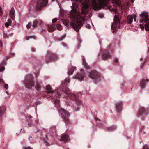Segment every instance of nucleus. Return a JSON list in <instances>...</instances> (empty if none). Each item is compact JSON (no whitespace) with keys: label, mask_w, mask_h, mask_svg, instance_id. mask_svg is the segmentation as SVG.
Returning <instances> with one entry per match:
<instances>
[{"label":"nucleus","mask_w":149,"mask_h":149,"mask_svg":"<svg viewBox=\"0 0 149 149\" xmlns=\"http://www.w3.org/2000/svg\"><path fill=\"white\" fill-rule=\"evenodd\" d=\"M75 0L77 2L79 1L82 4L83 8H78V6L76 4H73L72 6V10L70 11V16L73 19L70 22V24L75 31H78L82 26L83 21L86 23V27L88 28L90 27L89 23H92L89 18L87 19L84 18V15L87 14L89 9L88 5L89 0Z\"/></svg>","instance_id":"nucleus-1"},{"label":"nucleus","mask_w":149,"mask_h":149,"mask_svg":"<svg viewBox=\"0 0 149 149\" xmlns=\"http://www.w3.org/2000/svg\"><path fill=\"white\" fill-rule=\"evenodd\" d=\"M91 2L94 10H98L102 8V7L106 6L109 0H98V4H97L95 0H90Z\"/></svg>","instance_id":"nucleus-2"},{"label":"nucleus","mask_w":149,"mask_h":149,"mask_svg":"<svg viewBox=\"0 0 149 149\" xmlns=\"http://www.w3.org/2000/svg\"><path fill=\"white\" fill-rule=\"evenodd\" d=\"M116 10V15H115L114 20V22L111 26V28L113 29L116 27L119 28L120 26L119 23V19L120 17V14L122 12V10H120L119 11V13L118 12V8H117Z\"/></svg>","instance_id":"nucleus-3"},{"label":"nucleus","mask_w":149,"mask_h":149,"mask_svg":"<svg viewBox=\"0 0 149 149\" xmlns=\"http://www.w3.org/2000/svg\"><path fill=\"white\" fill-rule=\"evenodd\" d=\"M47 0H39L37 2L36 9L37 10H40L43 6L46 5L47 3Z\"/></svg>","instance_id":"nucleus-4"},{"label":"nucleus","mask_w":149,"mask_h":149,"mask_svg":"<svg viewBox=\"0 0 149 149\" xmlns=\"http://www.w3.org/2000/svg\"><path fill=\"white\" fill-rule=\"evenodd\" d=\"M148 13L146 12H143L140 15V16L142 19H141L143 20L144 22H146L148 20Z\"/></svg>","instance_id":"nucleus-5"},{"label":"nucleus","mask_w":149,"mask_h":149,"mask_svg":"<svg viewBox=\"0 0 149 149\" xmlns=\"http://www.w3.org/2000/svg\"><path fill=\"white\" fill-rule=\"evenodd\" d=\"M89 76L90 78L92 79H99L100 75L98 74L97 73L95 72H91L90 73Z\"/></svg>","instance_id":"nucleus-6"},{"label":"nucleus","mask_w":149,"mask_h":149,"mask_svg":"<svg viewBox=\"0 0 149 149\" xmlns=\"http://www.w3.org/2000/svg\"><path fill=\"white\" fill-rule=\"evenodd\" d=\"M122 104V102H117L116 104V110L118 112H119L121 111Z\"/></svg>","instance_id":"nucleus-7"},{"label":"nucleus","mask_w":149,"mask_h":149,"mask_svg":"<svg viewBox=\"0 0 149 149\" xmlns=\"http://www.w3.org/2000/svg\"><path fill=\"white\" fill-rule=\"evenodd\" d=\"M25 86L29 89L31 88L33 86V83L32 81H28L26 84Z\"/></svg>","instance_id":"nucleus-8"},{"label":"nucleus","mask_w":149,"mask_h":149,"mask_svg":"<svg viewBox=\"0 0 149 149\" xmlns=\"http://www.w3.org/2000/svg\"><path fill=\"white\" fill-rule=\"evenodd\" d=\"M14 13H15L14 9L13 8H11V10L10 11L9 16L11 18H12L13 19H15V16Z\"/></svg>","instance_id":"nucleus-9"},{"label":"nucleus","mask_w":149,"mask_h":149,"mask_svg":"<svg viewBox=\"0 0 149 149\" xmlns=\"http://www.w3.org/2000/svg\"><path fill=\"white\" fill-rule=\"evenodd\" d=\"M112 3L114 5L117 6L120 4V0H112Z\"/></svg>","instance_id":"nucleus-10"},{"label":"nucleus","mask_w":149,"mask_h":149,"mask_svg":"<svg viewBox=\"0 0 149 149\" xmlns=\"http://www.w3.org/2000/svg\"><path fill=\"white\" fill-rule=\"evenodd\" d=\"M144 23V22H143V20L142 19H141L139 26L141 29L143 30H144V26L143 25V24Z\"/></svg>","instance_id":"nucleus-11"},{"label":"nucleus","mask_w":149,"mask_h":149,"mask_svg":"<svg viewBox=\"0 0 149 149\" xmlns=\"http://www.w3.org/2000/svg\"><path fill=\"white\" fill-rule=\"evenodd\" d=\"M82 61L83 64L85 68H86L87 69H88L89 68V66L87 65V64L86 63L85 59L83 58L82 59Z\"/></svg>","instance_id":"nucleus-12"},{"label":"nucleus","mask_w":149,"mask_h":149,"mask_svg":"<svg viewBox=\"0 0 149 149\" xmlns=\"http://www.w3.org/2000/svg\"><path fill=\"white\" fill-rule=\"evenodd\" d=\"M5 112V109L4 107H0V116L3 115Z\"/></svg>","instance_id":"nucleus-13"},{"label":"nucleus","mask_w":149,"mask_h":149,"mask_svg":"<svg viewBox=\"0 0 149 149\" xmlns=\"http://www.w3.org/2000/svg\"><path fill=\"white\" fill-rule=\"evenodd\" d=\"M140 86L142 89H143L145 86V81L143 80H142L140 83Z\"/></svg>","instance_id":"nucleus-14"},{"label":"nucleus","mask_w":149,"mask_h":149,"mask_svg":"<svg viewBox=\"0 0 149 149\" xmlns=\"http://www.w3.org/2000/svg\"><path fill=\"white\" fill-rule=\"evenodd\" d=\"M110 56L109 53L106 54H104L103 55V58L104 59H105L109 58Z\"/></svg>","instance_id":"nucleus-15"},{"label":"nucleus","mask_w":149,"mask_h":149,"mask_svg":"<svg viewBox=\"0 0 149 149\" xmlns=\"http://www.w3.org/2000/svg\"><path fill=\"white\" fill-rule=\"evenodd\" d=\"M133 19H134L135 22L136 21V16L135 15H131V23H132Z\"/></svg>","instance_id":"nucleus-16"},{"label":"nucleus","mask_w":149,"mask_h":149,"mask_svg":"<svg viewBox=\"0 0 149 149\" xmlns=\"http://www.w3.org/2000/svg\"><path fill=\"white\" fill-rule=\"evenodd\" d=\"M76 70V68L75 67H72V70L69 72V74H72L73 73V71Z\"/></svg>","instance_id":"nucleus-17"},{"label":"nucleus","mask_w":149,"mask_h":149,"mask_svg":"<svg viewBox=\"0 0 149 149\" xmlns=\"http://www.w3.org/2000/svg\"><path fill=\"white\" fill-rule=\"evenodd\" d=\"M145 29L146 31L149 30V22L145 25Z\"/></svg>","instance_id":"nucleus-18"},{"label":"nucleus","mask_w":149,"mask_h":149,"mask_svg":"<svg viewBox=\"0 0 149 149\" xmlns=\"http://www.w3.org/2000/svg\"><path fill=\"white\" fill-rule=\"evenodd\" d=\"M68 136L67 135H65L63 136L62 138V140L63 141H66L68 140Z\"/></svg>","instance_id":"nucleus-19"},{"label":"nucleus","mask_w":149,"mask_h":149,"mask_svg":"<svg viewBox=\"0 0 149 149\" xmlns=\"http://www.w3.org/2000/svg\"><path fill=\"white\" fill-rule=\"evenodd\" d=\"M38 22L36 20H35L33 22V24L32 25L33 27H34L36 26L37 25Z\"/></svg>","instance_id":"nucleus-20"},{"label":"nucleus","mask_w":149,"mask_h":149,"mask_svg":"<svg viewBox=\"0 0 149 149\" xmlns=\"http://www.w3.org/2000/svg\"><path fill=\"white\" fill-rule=\"evenodd\" d=\"M77 79L79 80V81H81L83 80L84 77L82 76H80V75H78L77 76Z\"/></svg>","instance_id":"nucleus-21"},{"label":"nucleus","mask_w":149,"mask_h":149,"mask_svg":"<svg viewBox=\"0 0 149 149\" xmlns=\"http://www.w3.org/2000/svg\"><path fill=\"white\" fill-rule=\"evenodd\" d=\"M127 21L128 23H130V15H128L127 17Z\"/></svg>","instance_id":"nucleus-22"},{"label":"nucleus","mask_w":149,"mask_h":149,"mask_svg":"<svg viewBox=\"0 0 149 149\" xmlns=\"http://www.w3.org/2000/svg\"><path fill=\"white\" fill-rule=\"evenodd\" d=\"M54 104L56 107V103H57V104H59V100H55L54 101Z\"/></svg>","instance_id":"nucleus-23"},{"label":"nucleus","mask_w":149,"mask_h":149,"mask_svg":"<svg viewBox=\"0 0 149 149\" xmlns=\"http://www.w3.org/2000/svg\"><path fill=\"white\" fill-rule=\"evenodd\" d=\"M5 69V68L4 67H1L0 68V72L3 71Z\"/></svg>","instance_id":"nucleus-24"},{"label":"nucleus","mask_w":149,"mask_h":149,"mask_svg":"<svg viewBox=\"0 0 149 149\" xmlns=\"http://www.w3.org/2000/svg\"><path fill=\"white\" fill-rule=\"evenodd\" d=\"M46 88L47 90H51L52 89V88L51 87V86L49 85H47Z\"/></svg>","instance_id":"nucleus-25"},{"label":"nucleus","mask_w":149,"mask_h":149,"mask_svg":"<svg viewBox=\"0 0 149 149\" xmlns=\"http://www.w3.org/2000/svg\"><path fill=\"white\" fill-rule=\"evenodd\" d=\"M7 22L8 23V24H9V25H11L12 23V21L11 19H8V20Z\"/></svg>","instance_id":"nucleus-26"},{"label":"nucleus","mask_w":149,"mask_h":149,"mask_svg":"<svg viewBox=\"0 0 149 149\" xmlns=\"http://www.w3.org/2000/svg\"><path fill=\"white\" fill-rule=\"evenodd\" d=\"M4 84V87L6 89H7L8 88V85L6 84Z\"/></svg>","instance_id":"nucleus-27"},{"label":"nucleus","mask_w":149,"mask_h":149,"mask_svg":"<svg viewBox=\"0 0 149 149\" xmlns=\"http://www.w3.org/2000/svg\"><path fill=\"white\" fill-rule=\"evenodd\" d=\"M40 87L39 85H38L36 86V88L37 90H40Z\"/></svg>","instance_id":"nucleus-28"},{"label":"nucleus","mask_w":149,"mask_h":149,"mask_svg":"<svg viewBox=\"0 0 149 149\" xmlns=\"http://www.w3.org/2000/svg\"><path fill=\"white\" fill-rule=\"evenodd\" d=\"M58 20V19L57 18H55L53 19L52 20V22L53 23H55Z\"/></svg>","instance_id":"nucleus-29"},{"label":"nucleus","mask_w":149,"mask_h":149,"mask_svg":"<svg viewBox=\"0 0 149 149\" xmlns=\"http://www.w3.org/2000/svg\"><path fill=\"white\" fill-rule=\"evenodd\" d=\"M5 36L6 38H8L9 37V35L7 33H4Z\"/></svg>","instance_id":"nucleus-30"},{"label":"nucleus","mask_w":149,"mask_h":149,"mask_svg":"<svg viewBox=\"0 0 149 149\" xmlns=\"http://www.w3.org/2000/svg\"><path fill=\"white\" fill-rule=\"evenodd\" d=\"M31 24L29 23L28 24L26 25V26L27 28H29L31 27Z\"/></svg>","instance_id":"nucleus-31"},{"label":"nucleus","mask_w":149,"mask_h":149,"mask_svg":"<svg viewBox=\"0 0 149 149\" xmlns=\"http://www.w3.org/2000/svg\"><path fill=\"white\" fill-rule=\"evenodd\" d=\"M143 149H149L147 145H144Z\"/></svg>","instance_id":"nucleus-32"},{"label":"nucleus","mask_w":149,"mask_h":149,"mask_svg":"<svg viewBox=\"0 0 149 149\" xmlns=\"http://www.w3.org/2000/svg\"><path fill=\"white\" fill-rule=\"evenodd\" d=\"M5 26L6 27H8L9 26H10V25H9L8 22H6L5 24Z\"/></svg>","instance_id":"nucleus-33"},{"label":"nucleus","mask_w":149,"mask_h":149,"mask_svg":"<svg viewBox=\"0 0 149 149\" xmlns=\"http://www.w3.org/2000/svg\"><path fill=\"white\" fill-rule=\"evenodd\" d=\"M116 127H113V128L112 127H111L110 128H109V130H113V129H114V128H115Z\"/></svg>","instance_id":"nucleus-34"},{"label":"nucleus","mask_w":149,"mask_h":149,"mask_svg":"<svg viewBox=\"0 0 149 149\" xmlns=\"http://www.w3.org/2000/svg\"><path fill=\"white\" fill-rule=\"evenodd\" d=\"M1 83L4 84V82L3 81V80L2 79H0V84Z\"/></svg>","instance_id":"nucleus-35"},{"label":"nucleus","mask_w":149,"mask_h":149,"mask_svg":"<svg viewBox=\"0 0 149 149\" xmlns=\"http://www.w3.org/2000/svg\"><path fill=\"white\" fill-rule=\"evenodd\" d=\"M61 111H63V112L65 114L66 113V111H65L63 109L61 108Z\"/></svg>","instance_id":"nucleus-36"},{"label":"nucleus","mask_w":149,"mask_h":149,"mask_svg":"<svg viewBox=\"0 0 149 149\" xmlns=\"http://www.w3.org/2000/svg\"><path fill=\"white\" fill-rule=\"evenodd\" d=\"M65 36H66L65 35H63V38H62L61 40H60V41H61V40H63V39H64L65 37Z\"/></svg>","instance_id":"nucleus-37"},{"label":"nucleus","mask_w":149,"mask_h":149,"mask_svg":"<svg viewBox=\"0 0 149 149\" xmlns=\"http://www.w3.org/2000/svg\"><path fill=\"white\" fill-rule=\"evenodd\" d=\"M2 10L0 8V15H1L2 14Z\"/></svg>","instance_id":"nucleus-38"},{"label":"nucleus","mask_w":149,"mask_h":149,"mask_svg":"<svg viewBox=\"0 0 149 149\" xmlns=\"http://www.w3.org/2000/svg\"><path fill=\"white\" fill-rule=\"evenodd\" d=\"M65 80L66 81H67V80L68 81H67L68 83H69V80L68 78L66 79Z\"/></svg>","instance_id":"nucleus-39"},{"label":"nucleus","mask_w":149,"mask_h":149,"mask_svg":"<svg viewBox=\"0 0 149 149\" xmlns=\"http://www.w3.org/2000/svg\"><path fill=\"white\" fill-rule=\"evenodd\" d=\"M26 39L27 40H29V37H27L26 38Z\"/></svg>","instance_id":"nucleus-40"},{"label":"nucleus","mask_w":149,"mask_h":149,"mask_svg":"<svg viewBox=\"0 0 149 149\" xmlns=\"http://www.w3.org/2000/svg\"><path fill=\"white\" fill-rule=\"evenodd\" d=\"M118 60H117V59H116V60H114V61H115V62H118Z\"/></svg>","instance_id":"nucleus-41"},{"label":"nucleus","mask_w":149,"mask_h":149,"mask_svg":"<svg viewBox=\"0 0 149 149\" xmlns=\"http://www.w3.org/2000/svg\"><path fill=\"white\" fill-rule=\"evenodd\" d=\"M135 0H131V2H134Z\"/></svg>","instance_id":"nucleus-42"},{"label":"nucleus","mask_w":149,"mask_h":149,"mask_svg":"<svg viewBox=\"0 0 149 149\" xmlns=\"http://www.w3.org/2000/svg\"><path fill=\"white\" fill-rule=\"evenodd\" d=\"M146 81H147V82H148V81H149L148 79H146Z\"/></svg>","instance_id":"nucleus-43"},{"label":"nucleus","mask_w":149,"mask_h":149,"mask_svg":"<svg viewBox=\"0 0 149 149\" xmlns=\"http://www.w3.org/2000/svg\"><path fill=\"white\" fill-rule=\"evenodd\" d=\"M24 148L25 149H26V148L25 147H24Z\"/></svg>","instance_id":"nucleus-44"},{"label":"nucleus","mask_w":149,"mask_h":149,"mask_svg":"<svg viewBox=\"0 0 149 149\" xmlns=\"http://www.w3.org/2000/svg\"><path fill=\"white\" fill-rule=\"evenodd\" d=\"M63 45V46H66V45Z\"/></svg>","instance_id":"nucleus-45"},{"label":"nucleus","mask_w":149,"mask_h":149,"mask_svg":"<svg viewBox=\"0 0 149 149\" xmlns=\"http://www.w3.org/2000/svg\"><path fill=\"white\" fill-rule=\"evenodd\" d=\"M95 120H97V118H95Z\"/></svg>","instance_id":"nucleus-46"},{"label":"nucleus","mask_w":149,"mask_h":149,"mask_svg":"<svg viewBox=\"0 0 149 149\" xmlns=\"http://www.w3.org/2000/svg\"><path fill=\"white\" fill-rule=\"evenodd\" d=\"M55 0H52V1H54Z\"/></svg>","instance_id":"nucleus-47"},{"label":"nucleus","mask_w":149,"mask_h":149,"mask_svg":"<svg viewBox=\"0 0 149 149\" xmlns=\"http://www.w3.org/2000/svg\"><path fill=\"white\" fill-rule=\"evenodd\" d=\"M81 71H83V70H81Z\"/></svg>","instance_id":"nucleus-48"},{"label":"nucleus","mask_w":149,"mask_h":149,"mask_svg":"<svg viewBox=\"0 0 149 149\" xmlns=\"http://www.w3.org/2000/svg\"><path fill=\"white\" fill-rule=\"evenodd\" d=\"M31 51H32L33 52H34V51H33V49H31Z\"/></svg>","instance_id":"nucleus-49"},{"label":"nucleus","mask_w":149,"mask_h":149,"mask_svg":"<svg viewBox=\"0 0 149 149\" xmlns=\"http://www.w3.org/2000/svg\"><path fill=\"white\" fill-rule=\"evenodd\" d=\"M6 94H8V93L7 92H6Z\"/></svg>","instance_id":"nucleus-50"},{"label":"nucleus","mask_w":149,"mask_h":149,"mask_svg":"<svg viewBox=\"0 0 149 149\" xmlns=\"http://www.w3.org/2000/svg\"><path fill=\"white\" fill-rule=\"evenodd\" d=\"M51 93V91H50V92H49V93Z\"/></svg>","instance_id":"nucleus-51"}]
</instances>
